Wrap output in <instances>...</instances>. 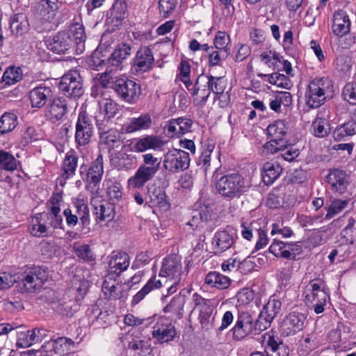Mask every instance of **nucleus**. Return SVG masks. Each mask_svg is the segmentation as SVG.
Returning a JSON list of instances; mask_svg holds the SVG:
<instances>
[{
  "mask_svg": "<svg viewBox=\"0 0 356 356\" xmlns=\"http://www.w3.org/2000/svg\"><path fill=\"white\" fill-rule=\"evenodd\" d=\"M223 84L220 76L201 74L197 77L195 85L191 83V86L186 89L193 97L194 104L204 106L211 92H219L222 89Z\"/></svg>",
  "mask_w": 356,
  "mask_h": 356,
  "instance_id": "nucleus-1",
  "label": "nucleus"
},
{
  "mask_svg": "<svg viewBox=\"0 0 356 356\" xmlns=\"http://www.w3.org/2000/svg\"><path fill=\"white\" fill-rule=\"evenodd\" d=\"M331 81L326 77L314 79L308 84L305 91L306 104L312 108L323 105L331 92Z\"/></svg>",
  "mask_w": 356,
  "mask_h": 356,
  "instance_id": "nucleus-2",
  "label": "nucleus"
},
{
  "mask_svg": "<svg viewBox=\"0 0 356 356\" xmlns=\"http://www.w3.org/2000/svg\"><path fill=\"white\" fill-rule=\"evenodd\" d=\"M80 174L86 183V189L90 192V199L96 198L99 194L100 181L104 174L103 156L99 154L89 168L81 165Z\"/></svg>",
  "mask_w": 356,
  "mask_h": 356,
  "instance_id": "nucleus-3",
  "label": "nucleus"
},
{
  "mask_svg": "<svg viewBox=\"0 0 356 356\" xmlns=\"http://www.w3.org/2000/svg\"><path fill=\"white\" fill-rule=\"evenodd\" d=\"M144 164L141 165L137 170L135 175L129 179L128 184L130 187L139 188L152 179L159 171L160 162L158 158L154 156L151 153L143 155Z\"/></svg>",
  "mask_w": 356,
  "mask_h": 356,
  "instance_id": "nucleus-4",
  "label": "nucleus"
},
{
  "mask_svg": "<svg viewBox=\"0 0 356 356\" xmlns=\"http://www.w3.org/2000/svg\"><path fill=\"white\" fill-rule=\"evenodd\" d=\"M324 286L325 283L322 280L314 279L309 281L304 291L307 305L314 307L316 314L324 312L328 298Z\"/></svg>",
  "mask_w": 356,
  "mask_h": 356,
  "instance_id": "nucleus-5",
  "label": "nucleus"
},
{
  "mask_svg": "<svg viewBox=\"0 0 356 356\" xmlns=\"http://www.w3.org/2000/svg\"><path fill=\"white\" fill-rule=\"evenodd\" d=\"M181 273L182 265L180 256L172 254L163 259L159 276L165 277L166 279L165 282L168 280L172 282V284L168 289L170 293H173L176 291L175 286L181 281Z\"/></svg>",
  "mask_w": 356,
  "mask_h": 356,
  "instance_id": "nucleus-6",
  "label": "nucleus"
},
{
  "mask_svg": "<svg viewBox=\"0 0 356 356\" xmlns=\"http://www.w3.org/2000/svg\"><path fill=\"white\" fill-rule=\"evenodd\" d=\"M254 331H261L257 325V319L254 321L249 312L238 309L234 326L231 330L233 339L237 341L243 339Z\"/></svg>",
  "mask_w": 356,
  "mask_h": 356,
  "instance_id": "nucleus-7",
  "label": "nucleus"
},
{
  "mask_svg": "<svg viewBox=\"0 0 356 356\" xmlns=\"http://www.w3.org/2000/svg\"><path fill=\"white\" fill-rule=\"evenodd\" d=\"M86 291L81 286L72 289L58 300L55 309L65 316H72L80 307L81 301L83 298Z\"/></svg>",
  "mask_w": 356,
  "mask_h": 356,
  "instance_id": "nucleus-8",
  "label": "nucleus"
},
{
  "mask_svg": "<svg viewBox=\"0 0 356 356\" xmlns=\"http://www.w3.org/2000/svg\"><path fill=\"white\" fill-rule=\"evenodd\" d=\"M216 189L222 196L238 197L244 191L243 178L237 173L222 176L216 183Z\"/></svg>",
  "mask_w": 356,
  "mask_h": 356,
  "instance_id": "nucleus-9",
  "label": "nucleus"
},
{
  "mask_svg": "<svg viewBox=\"0 0 356 356\" xmlns=\"http://www.w3.org/2000/svg\"><path fill=\"white\" fill-rule=\"evenodd\" d=\"M59 90L67 97H79L83 93L81 78L77 71L65 73L58 83Z\"/></svg>",
  "mask_w": 356,
  "mask_h": 356,
  "instance_id": "nucleus-10",
  "label": "nucleus"
},
{
  "mask_svg": "<svg viewBox=\"0 0 356 356\" xmlns=\"http://www.w3.org/2000/svg\"><path fill=\"white\" fill-rule=\"evenodd\" d=\"M192 301L194 304V309L199 311V320L202 328L209 330L213 325L214 308L211 305V301L205 299L197 293L193 294Z\"/></svg>",
  "mask_w": 356,
  "mask_h": 356,
  "instance_id": "nucleus-11",
  "label": "nucleus"
},
{
  "mask_svg": "<svg viewBox=\"0 0 356 356\" xmlns=\"http://www.w3.org/2000/svg\"><path fill=\"white\" fill-rule=\"evenodd\" d=\"M189 165V154L184 150L174 149L164 156L163 167L171 172L184 171L188 168Z\"/></svg>",
  "mask_w": 356,
  "mask_h": 356,
  "instance_id": "nucleus-12",
  "label": "nucleus"
},
{
  "mask_svg": "<svg viewBox=\"0 0 356 356\" xmlns=\"http://www.w3.org/2000/svg\"><path fill=\"white\" fill-rule=\"evenodd\" d=\"M48 273L45 268L33 266L24 271L22 283L26 292H33L42 287L47 281Z\"/></svg>",
  "mask_w": 356,
  "mask_h": 356,
  "instance_id": "nucleus-13",
  "label": "nucleus"
},
{
  "mask_svg": "<svg viewBox=\"0 0 356 356\" xmlns=\"http://www.w3.org/2000/svg\"><path fill=\"white\" fill-rule=\"evenodd\" d=\"M99 105V111L95 116L96 124L99 131H106L110 120L118 113L120 106L110 98L100 100Z\"/></svg>",
  "mask_w": 356,
  "mask_h": 356,
  "instance_id": "nucleus-14",
  "label": "nucleus"
},
{
  "mask_svg": "<svg viewBox=\"0 0 356 356\" xmlns=\"http://www.w3.org/2000/svg\"><path fill=\"white\" fill-rule=\"evenodd\" d=\"M114 89L120 98L128 103L136 102L140 94V85L128 79L116 80Z\"/></svg>",
  "mask_w": 356,
  "mask_h": 356,
  "instance_id": "nucleus-15",
  "label": "nucleus"
},
{
  "mask_svg": "<svg viewBox=\"0 0 356 356\" xmlns=\"http://www.w3.org/2000/svg\"><path fill=\"white\" fill-rule=\"evenodd\" d=\"M93 133L91 120L86 113L79 114L76 124L75 141L78 146H85L89 143Z\"/></svg>",
  "mask_w": 356,
  "mask_h": 356,
  "instance_id": "nucleus-16",
  "label": "nucleus"
},
{
  "mask_svg": "<svg viewBox=\"0 0 356 356\" xmlns=\"http://www.w3.org/2000/svg\"><path fill=\"white\" fill-rule=\"evenodd\" d=\"M129 145L131 150L134 152H144L148 149H160L164 145V142L161 136L147 135L142 138L133 139Z\"/></svg>",
  "mask_w": 356,
  "mask_h": 356,
  "instance_id": "nucleus-17",
  "label": "nucleus"
},
{
  "mask_svg": "<svg viewBox=\"0 0 356 356\" xmlns=\"http://www.w3.org/2000/svg\"><path fill=\"white\" fill-rule=\"evenodd\" d=\"M130 264V258L124 252H113L108 262V275L113 277H118L126 270Z\"/></svg>",
  "mask_w": 356,
  "mask_h": 356,
  "instance_id": "nucleus-18",
  "label": "nucleus"
},
{
  "mask_svg": "<svg viewBox=\"0 0 356 356\" xmlns=\"http://www.w3.org/2000/svg\"><path fill=\"white\" fill-rule=\"evenodd\" d=\"M154 58L152 50L148 47H140L134 59L133 67L138 73L150 70L154 65Z\"/></svg>",
  "mask_w": 356,
  "mask_h": 356,
  "instance_id": "nucleus-19",
  "label": "nucleus"
},
{
  "mask_svg": "<svg viewBox=\"0 0 356 356\" xmlns=\"http://www.w3.org/2000/svg\"><path fill=\"white\" fill-rule=\"evenodd\" d=\"M175 334V326L171 323H168L165 318H161L153 327L152 337L158 343L161 344L172 341Z\"/></svg>",
  "mask_w": 356,
  "mask_h": 356,
  "instance_id": "nucleus-20",
  "label": "nucleus"
},
{
  "mask_svg": "<svg viewBox=\"0 0 356 356\" xmlns=\"http://www.w3.org/2000/svg\"><path fill=\"white\" fill-rule=\"evenodd\" d=\"M68 102L63 97H55L45 109V116L55 123L61 120L67 112Z\"/></svg>",
  "mask_w": 356,
  "mask_h": 356,
  "instance_id": "nucleus-21",
  "label": "nucleus"
},
{
  "mask_svg": "<svg viewBox=\"0 0 356 356\" xmlns=\"http://www.w3.org/2000/svg\"><path fill=\"white\" fill-rule=\"evenodd\" d=\"M45 336V330L33 329L17 332V346L19 348H29L40 342Z\"/></svg>",
  "mask_w": 356,
  "mask_h": 356,
  "instance_id": "nucleus-22",
  "label": "nucleus"
},
{
  "mask_svg": "<svg viewBox=\"0 0 356 356\" xmlns=\"http://www.w3.org/2000/svg\"><path fill=\"white\" fill-rule=\"evenodd\" d=\"M117 277L106 276L102 284V290L104 294L110 299L120 300L127 296V289L122 284L117 283Z\"/></svg>",
  "mask_w": 356,
  "mask_h": 356,
  "instance_id": "nucleus-23",
  "label": "nucleus"
},
{
  "mask_svg": "<svg viewBox=\"0 0 356 356\" xmlns=\"http://www.w3.org/2000/svg\"><path fill=\"white\" fill-rule=\"evenodd\" d=\"M131 54V47L127 43L118 44L113 52L106 60V63L115 70H122L123 68V62Z\"/></svg>",
  "mask_w": 356,
  "mask_h": 356,
  "instance_id": "nucleus-24",
  "label": "nucleus"
},
{
  "mask_svg": "<svg viewBox=\"0 0 356 356\" xmlns=\"http://www.w3.org/2000/svg\"><path fill=\"white\" fill-rule=\"evenodd\" d=\"M52 95V90L49 86L40 84L30 90L29 96L33 108H41Z\"/></svg>",
  "mask_w": 356,
  "mask_h": 356,
  "instance_id": "nucleus-25",
  "label": "nucleus"
},
{
  "mask_svg": "<svg viewBox=\"0 0 356 356\" xmlns=\"http://www.w3.org/2000/svg\"><path fill=\"white\" fill-rule=\"evenodd\" d=\"M58 10L56 0H40L37 4L38 15L41 20L52 22Z\"/></svg>",
  "mask_w": 356,
  "mask_h": 356,
  "instance_id": "nucleus-26",
  "label": "nucleus"
},
{
  "mask_svg": "<svg viewBox=\"0 0 356 356\" xmlns=\"http://www.w3.org/2000/svg\"><path fill=\"white\" fill-rule=\"evenodd\" d=\"M78 162V156L74 150H70L65 154V159L62 164V174L59 183L63 186L65 180L75 174Z\"/></svg>",
  "mask_w": 356,
  "mask_h": 356,
  "instance_id": "nucleus-27",
  "label": "nucleus"
},
{
  "mask_svg": "<svg viewBox=\"0 0 356 356\" xmlns=\"http://www.w3.org/2000/svg\"><path fill=\"white\" fill-rule=\"evenodd\" d=\"M305 320V314L296 312H291L284 321L283 329H286L287 335L294 334L303 329Z\"/></svg>",
  "mask_w": 356,
  "mask_h": 356,
  "instance_id": "nucleus-28",
  "label": "nucleus"
},
{
  "mask_svg": "<svg viewBox=\"0 0 356 356\" xmlns=\"http://www.w3.org/2000/svg\"><path fill=\"white\" fill-rule=\"evenodd\" d=\"M234 243V239L231 234L227 230H220L215 233L213 239L212 245L216 254L222 253L230 248Z\"/></svg>",
  "mask_w": 356,
  "mask_h": 356,
  "instance_id": "nucleus-29",
  "label": "nucleus"
},
{
  "mask_svg": "<svg viewBox=\"0 0 356 356\" xmlns=\"http://www.w3.org/2000/svg\"><path fill=\"white\" fill-rule=\"evenodd\" d=\"M350 20L343 10H338L334 13L332 31L337 36L342 37L350 31Z\"/></svg>",
  "mask_w": 356,
  "mask_h": 356,
  "instance_id": "nucleus-30",
  "label": "nucleus"
},
{
  "mask_svg": "<svg viewBox=\"0 0 356 356\" xmlns=\"http://www.w3.org/2000/svg\"><path fill=\"white\" fill-rule=\"evenodd\" d=\"M48 215L45 212L37 213L31 221V234L36 237L47 236L50 234L49 227L47 225Z\"/></svg>",
  "mask_w": 356,
  "mask_h": 356,
  "instance_id": "nucleus-31",
  "label": "nucleus"
},
{
  "mask_svg": "<svg viewBox=\"0 0 356 356\" xmlns=\"http://www.w3.org/2000/svg\"><path fill=\"white\" fill-rule=\"evenodd\" d=\"M72 39L67 32L58 33L48 44V48L53 52L61 54H65L72 47Z\"/></svg>",
  "mask_w": 356,
  "mask_h": 356,
  "instance_id": "nucleus-32",
  "label": "nucleus"
},
{
  "mask_svg": "<svg viewBox=\"0 0 356 356\" xmlns=\"http://www.w3.org/2000/svg\"><path fill=\"white\" fill-rule=\"evenodd\" d=\"M152 124V118L149 114L143 113L137 118H132L124 126L127 134L148 129Z\"/></svg>",
  "mask_w": 356,
  "mask_h": 356,
  "instance_id": "nucleus-33",
  "label": "nucleus"
},
{
  "mask_svg": "<svg viewBox=\"0 0 356 356\" xmlns=\"http://www.w3.org/2000/svg\"><path fill=\"white\" fill-rule=\"evenodd\" d=\"M266 352L268 356H289L290 350L289 346L278 337L270 335L267 341Z\"/></svg>",
  "mask_w": 356,
  "mask_h": 356,
  "instance_id": "nucleus-34",
  "label": "nucleus"
},
{
  "mask_svg": "<svg viewBox=\"0 0 356 356\" xmlns=\"http://www.w3.org/2000/svg\"><path fill=\"white\" fill-rule=\"evenodd\" d=\"M70 38L72 42L76 44V51L77 54H81L85 49V40L86 35L84 31L83 26L78 22L72 24L70 26Z\"/></svg>",
  "mask_w": 356,
  "mask_h": 356,
  "instance_id": "nucleus-35",
  "label": "nucleus"
},
{
  "mask_svg": "<svg viewBox=\"0 0 356 356\" xmlns=\"http://www.w3.org/2000/svg\"><path fill=\"white\" fill-rule=\"evenodd\" d=\"M327 179L333 189L339 193H342L348 184V177L346 172L338 169L330 171L327 177Z\"/></svg>",
  "mask_w": 356,
  "mask_h": 356,
  "instance_id": "nucleus-36",
  "label": "nucleus"
},
{
  "mask_svg": "<svg viewBox=\"0 0 356 356\" xmlns=\"http://www.w3.org/2000/svg\"><path fill=\"white\" fill-rule=\"evenodd\" d=\"M282 168L277 162L268 161L264 164L262 170V179L264 182L272 184L280 175Z\"/></svg>",
  "mask_w": 356,
  "mask_h": 356,
  "instance_id": "nucleus-37",
  "label": "nucleus"
},
{
  "mask_svg": "<svg viewBox=\"0 0 356 356\" xmlns=\"http://www.w3.org/2000/svg\"><path fill=\"white\" fill-rule=\"evenodd\" d=\"M184 297L181 296H175L164 307L163 311L165 313L170 314V318L172 319H179L182 317L184 314Z\"/></svg>",
  "mask_w": 356,
  "mask_h": 356,
  "instance_id": "nucleus-38",
  "label": "nucleus"
},
{
  "mask_svg": "<svg viewBox=\"0 0 356 356\" xmlns=\"http://www.w3.org/2000/svg\"><path fill=\"white\" fill-rule=\"evenodd\" d=\"M231 282L229 277L216 271L209 273L205 277L206 284L218 289H227Z\"/></svg>",
  "mask_w": 356,
  "mask_h": 356,
  "instance_id": "nucleus-39",
  "label": "nucleus"
},
{
  "mask_svg": "<svg viewBox=\"0 0 356 356\" xmlns=\"http://www.w3.org/2000/svg\"><path fill=\"white\" fill-rule=\"evenodd\" d=\"M162 286V281L156 280V276L152 277L146 284L134 297L132 304L139 303L152 290L159 289Z\"/></svg>",
  "mask_w": 356,
  "mask_h": 356,
  "instance_id": "nucleus-40",
  "label": "nucleus"
},
{
  "mask_svg": "<svg viewBox=\"0 0 356 356\" xmlns=\"http://www.w3.org/2000/svg\"><path fill=\"white\" fill-rule=\"evenodd\" d=\"M97 218L101 220L111 221L115 216L114 205L111 202H104V204H94Z\"/></svg>",
  "mask_w": 356,
  "mask_h": 356,
  "instance_id": "nucleus-41",
  "label": "nucleus"
},
{
  "mask_svg": "<svg viewBox=\"0 0 356 356\" xmlns=\"http://www.w3.org/2000/svg\"><path fill=\"white\" fill-rule=\"evenodd\" d=\"M276 315L271 307L265 304L257 318V325H259L260 330L264 331L270 327Z\"/></svg>",
  "mask_w": 356,
  "mask_h": 356,
  "instance_id": "nucleus-42",
  "label": "nucleus"
},
{
  "mask_svg": "<svg viewBox=\"0 0 356 356\" xmlns=\"http://www.w3.org/2000/svg\"><path fill=\"white\" fill-rule=\"evenodd\" d=\"M311 129L316 137L323 138L328 135L330 128L327 119L319 116L318 114L313 121Z\"/></svg>",
  "mask_w": 356,
  "mask_h": 356,
  "instance_id": "nucleus-43",
  "label": "nucleus"
},
{
  "mask_svg": "<svg viewBox=\"0 0 356 356\" xmlns=\"http://www.w3.org/2000/svg\"><path fill=\"white\" fill-rule=\"evenodd\" d=\"M55 353L65 354L74 347V342L70 338L58 337L56 340L49 342Z\"/></svg>",
  "mask_w": 356,
  "mask_h": 356,
  "instance_id": "nucleus-44",
  "label": "nucleus"
},
{
  "mask_svg": "<svg viewBox=\"0 0 356 356\" xmlns=\"http://www.w3.org/2000/svg\"><path fill=\"white\" fill-rule=\"evenodd\" d=\"M17 124V116L10 112L4 113L0 118V134H6L12 131Z\"/></svg>",
  "mask_w": 356,
  "mask_h": 356,
  "instance_id": "nucleus-45",
  "label": "nucleus"
},
{
  "mask_svg": "<svg viewBox=\"0 0 356 356\" xmlns=\"http://www.w3.org/2000/svg\"><path fill=\"white\" fill-rule=\"evenodd\" d=\"M288 131V127L284 120H277L268 125L267 128L268 134L275 140H284Z\"/></svg>",
  "mask_w": 356,
  "mask_h": 356,
  "instance_id": "nucleus-46",
  "label": "nucleus"
},
{
  "mask_svg": "<svg viewBox=\"0 0 356 356\" xmlns=\"http://www.w3.org/2000/svg\"><path fill=\"white\" fill-rule=\"evenodd\" d=\"M129 348L136 351L138 356H148L152 354L153 350L149 339L135 340L130 342Z\"/></svg>",
  "mask_w": 356,
  "mask_h": 356,
  "instance_id": "nucleus-47",
  "label": "nucleus"
},
{
  "mask_svg": "<svg viewBox=\"0 0 356 356\" xmlns=\"http://www.w3.org/2000/svg\"><path fill=\"white\" fill-rule=\"evenodd\" d=\"M22 79V69L19 67L11 66L4 72L2 81L5 83V85L10 86L19 82Z\"/></svg>",
  "mask_w": 356,
  "mask_h": 356,
  "instance_id": "nucleus-48",
  "label": "nucleus"
},
{
  "mask_svg": "<svg viewBox=\"0 0 356 356\" xmlns=\"http://www.w3.org/2000/svg\"><path fill=\"white\" fill-rule=\"evenodd\" d=\"M17 167V161L15 156L0 148V168L7 171H14Z\"/></svg>",
  "mask_w": 356,
  "mask_h": 356,
  "instance_id": "nucleus-49",
  "label": "nucleus"
},
{
  "mask_svg": "<svg viewBox=\"0 0 356 356\" xmlns=\"http://www.w3.org/2000/svg\"><path fill=\"white\" fill-rule=\"evenodd\" d=\"M48 215L47 221L49 225L54 229L63 228V217L60 214V209L58 206L54 204L50 208L49 212H45Z\"/></svg>",
  "mask_w": 356,
  "mask_h": 356,
  "instance_id": "nucleus-50",
  "label": "nucleus"
},
{
  "mask_svg": "<svg viewBox=\"0 0 356 356\" xmlns=\"http://www.w3.org/2000/svg\"><path fill=\"white\" fill-rule=\"evenodd\" d=\"M356 133V122H348L339 127L334 131V137L335 139L341 140L345 136H353Z\"/></svg>",
  "mask_w": 356,
  "mask_h": 356,
  "instance_id": "nucleus-51",
  "label": "nucleus"
},
{
  "mask_svg": "<svg viewBox=\"0 0 356 356\" xmlns=\"http://www.w3.org/2000/svg\"><path fill=\"white\" fill-rule=\"evenodd\" d=\"M214 145L212 144L205 145L201 155L197 159V165L204 172L207 170V168L210 165L211 154Z\"/></svg>",
  "mask_w": 356,
  "mask_h": 356,
  "instance_id": "nucleus-52",
  "label": "nucleus"
},
{
  "mask_svg": "<svg viewBox=\"0 0 356 356\" xmlns=\"http://www.w3.org/2000/svg\"><path fill=\"white\" fill-rule=\"evenodd\" d=\"M292 272V263L289 261L285 262L284 266L277 270V277L282 286L286 287L289 285Z\"/></svg>",
  "mask_w": 356,
  "mask_h": 356,
  "instance_id": "nucleus-53",
  "label": "nucleus"
},
{
  "mask_svg": "<svg viewBox=\"0 0 356 356\" xmlns=\"http://www.w3.org/2000/svg\"><path fill=\"white\" fill-rule=\"evenodd\" d=\"M127 10L125 0H115L112 8L110 10V15L117 21H121Z\"/></svg>",
  "mask_w": 356,
  "mask_h": 356,
  "instance_id": "nucleus-54",
  "label": "nucleus"
},
{
  "mask_svg": "<svg viewBox=\"0 0 356 356\" xmlns=\"http://www.w3.org/2000/svg\"><path fill=\"white\" fill-rule=\"evenodd\" d=\"M221 81L224 83L222 89L221 91L220 90L219 92H214L213 94L216 95V97L214 98V101H218V106L220 108H225L227 107L229 104L230 103V95L229 92H225V90L227 87V79L225 78V76H220Z\"/></svg>",
  "mask_w": 356,
  "mask_h": 356,
  "instance_id": "nucleus-55",
  "label": "nucleus"
},
{
  "mask_svg": "<svg viewBox=\"0 0 356 356\" xmlns=\"http://www.w3.org/2000/svg\"><path fill=\"white\" fill-rule=\"evenodd\" d=\"M177 0H159V9L161 16L168 17L175 10Z\"/></svg>",
  "mask_w": 356,
  "mask_h": 356,
  "instance_id": "nucleus-56",
  "label": "nucleus"
},
{
  "mask_svg": "<svg viewBox=\"0 0 356 356\" xmlns=\"http://www.w3.org/2000/svg\"><path fill=\"white\" fill-rule=\"evenodd\" d=\"M286 147V140H275V138H272L269 142L266 143L264 145V148L269 154H275L278 152L284 151Z\"/></svg>",
  "mask_w": 356,
  "mask_h": 356,
  "instance_id": "nucleus-57",
  "label": "nucleus"
},
{
  "mask_svg": "<svg viewBox=\"0 0 356 356\" xmlns=\"http://www.w3.org/2000/svg\"><path fill=\"white\" fill-rule=\"evenodd\" d=\"M74 252L77 257L84 261H94L95 256L88 245H81L74 248Z\"/></svg>",
  "mask_w": 356,
  "mask_h": 356,
  "instance_id": "nucleus-58",
  "label": "nucleus"
},
{
  "mask_svg": "<svg viewBox=\"0 0 356 356\" xmlns=\"http://www.w3.org/2000/svg\"><path fill=\"white\" fill-rule=\"evenodd\" d=\"M179 77L180 80L184 83L186 88L191 86L190 79L191 65L188 62L182 60L179 66Z\"/></svg>",
  "mask_w": 356,
  "mask_h": 356,
  "instance_id": "nucleus-59",
  "label": "nucleus"
},
{
  "mask_svg": "<svg viewBox=\"0 0 356 356\" xmlns=\"http://www.w3.org/2000/svg\"><path fill=\"white\" fill-rule=\"evenodd\" d=\"M300 251V245L293 243H286V248H284L282 249V250L278 255V257H280L284 259H295L296 256V252L298 253Z\"/></svg>",
  "mask_w": 356,
  "mask_h": 356,
  "instance_id": "nucleus-60",
  "label": "nucleus"
},
{
  "mask_svg": "<svg viewBox=\"0 0 356 356\" xmlns=\"http://www.w3.org/2000/svg\"><path fill=\"white\" fill-rule=\"evenodd\" d=\"M229 36L223 31H218L213 40V44L216 49L229 50L227 47L229 43Z\"/></svg>",
  "mask_w": 356,
  "mask_h": 356,
  "instance_id": "nucleus-61",
  "label": "nucleus"
},
{
  "mask_svg": "<svg viewBox=\"0 0 356 356\" xmlns=\"http://www.w3.org/2000/svg\"><path fill=\"white\" fill-rule=\"evenodd\" d=\"M229 54V50H220L217 49L216 51L212 50L209 54V65L215 66L218 65L222 60H225Z\"/></svg>",
  "mask_w": 356,
  "mask_h": 356,
  "instance_id": "nucleus-62",
  "label": "nucleus"
},
{
  "mask_svg": "<svg viewBox=\"0 0 356 356\" xmlns=\"http://www.w3.org/2000/svg\"><path fill=\"white\" fill-rule=\"evenodd\" d=\"M343 95L350 104L356 105V83H347L343 89Z\"/></svg>",
  "mask_w": 356,
  "mask_h": 356,
  "instance_id": "nucleus-63",
  "label": "nucleus"
},
{
  "mask_svg": "<svg viewBox=\"0 0 356 356\" xmlns=\"http://www.w3.org/2000/svg\"><path fill=\"white\" fill-rule=\"evenodd\" d=\"M16 281L15 275L8 272L0 273V290L11 287Z\"/></svg>",
  "mask_w": 356,
  "mask_h": 356,
  "instance_id": "nucleus-64",
  "label": "nucleus"
}]
</instances>
